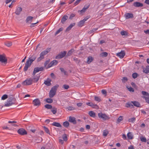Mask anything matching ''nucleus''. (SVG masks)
Returning a JSON list of instances; mask_svg holds the SVG:
<instances>
[{"mask_svg": "<svg viewBox=\"0 0 149 149\" xmlns=\"http://www.w3.org/2000/svg\"><path fill=\"white\" fill-rule=\"evenodd\" d=\"M50 51V48H47L45 50L42 52L40 54V56L37 59V61L39 62L43 59L44 58V56L47 54Z\"/></svg>", "mask_w": 149, "mask_h": 149, "instance_id": "1", "label": "nucleus"}, {"mask_svg": "<svg viewBox=\"0 0 149 149\" xmlns=\"http://www.w3.org/2000/svg\"><path fill=\"white\" fill-rule=\"evenodd\" d=\"M58 87L59 85L58 84H56L52 88L49 92L50 97L52 98L56 94L57 88Z\"/></svg>", "mask_w": 149, "mask_h": 149, "instance_id": "2", "label": "nucleus"}, {"mask_svg": "<svg viewBox=\"0 0 149 149\" xmlns=\"http://www.w3.org/2000/svg\"><path fill=\"white\" fill-rule=\"evenodd\" d=\"M98 116L99 118L102 119L103 120H108L110 118L108 115L105 113H103L102 112L98 113Z\"/></svg>", "mask_w": 149, "mask_h": 149, "instance_id": "3", "label": "nucleus"}, {"mask_svg": "<svg viewBox=\"0 0 149 149\" xmlns=\"http://www.w3.org/2000/svg\"><path fill=\"white\" fill-rule=\"evenodd\" d=\"M33 79L31 78L27 79L22 83L24 86H28L31 85L32 84Z\"/></svg>", "mask_w": 149, "mask_h": 149, "instance_id": "4", "label": "nucleus"}, {"mask_svg": "<svg viewBox=\"0 0 149 149\" xmlns=\"http://www.w3.org/2000/svg\"><path fill=\"white\" fill-rule=\"evenodd\" d=\"M66 53L67 52L66 51H64L63 52H61L56 56L55 58L56 59H60L62 58L65 56Z\"/></svg>", "mask_w": 149, "mask_h": 149, "instance_id": "5", "label": "nucleus"}, {"mask_svg": "<svg viewBox=\"0 0 149 149\" xmlns=\"http://www.w3.org/2000/svg\"><path fill=\"white\" fill-rule=\"evenodd\" d=\"M7 59L4 54L0 55V62L6 64L7 63Z\"/></svg>", "mask_w": 149, "mask_h": 149, "instance_id": "6", "label": "nucleus"}, {"mask_svg": "<svg viewBox=\"0 0 149 149\" xmlns=\"http://www.w3.org/2000/svg\"><path fill=\"white\" fill-rule=\"evenodd\" d=\"M13 98H10L8 99L5 104L4 106L9 107L12 105L14 103L13 102Z\"/></svg>", "mask_w": 149, "mask_h": 149, "instance_id": "7", "label": "nucleus"}, {"mask_svg": "<svg viewBox=\"0 0 149 149\" xmlns=\"http://www.w3.org/2000/svg\"><path fill=\"white\" fill-rule=\"evenodd\" d=\"M17 132L21 135H26L27 134V132L23 128H20L17 131Z\"/></svg>", "mask_w": 149, "mask_h": 149, "instance_id": "8", "label": "nucleus"}, {"mask_svg": "<svg viewBox=\"0 0 149 149\" xmlns=\"http://www.w3.org/2000/svg\"><path fill=\"white\" fill-rule=\"evenodd\" d=\"M43 70L42 67H36L34 68L33 73V75L34 76L36 73L39 72V71H42Z\"/></svg>", "mask_w": 149, "mask_h": 149, "instance_id": "9", "label": "nucleus"}, {"mask_svg": "<svg viewBox=\"0 0 149 149\" xmlns=\"http://www.w3.org/2000/svg\"><path fill=\"white\" fill-rule=\"evenodd\" d=\"M36 56L33 55L29 58L27 61L31 64L36 59Z\"/></svg>", "mask_w": 149, "mask_h": 149, "instance_id": "10", "label": "nucleus"}, {"mask_svg": "<svg viewBox=\"0 0 149 149\" xmlns=\"http://www.w3.org/2000/svg\"><path fill=\"white\" fill-rule=\"evenodd\" d=\"M125 55V52L124 51H121L120 52L116 54V56L121 58H123Z\"/></svg>", "mask_w": 149, "mask_h": 149, "instance_id": "11", "label": "nucleus"}, {"mask_svg": "<svg viewBox=\"0 0 149 149\" xmlns=\"http://www.w3.org/2000/svg\"><path fill=\"white\" fill-rule=\"evenodd\" d=\"M58 61L56 60L52 61L48 65L49 68L51 67L54 65H56L58 63Z\"/></svg>", "mask_w": 149, "mask_h": 149, "instance_id": "12", "label": "nucleus"}, {"mask_svg": "<svg viewBox=\"0 0 149 149\" xmlns=\"http://www.w3.org/2000/svg\"><path fill=\"white\" fill-rule=\"evenodd\" d=\"M125 17L126 19L132 18L133 17V15L131 13H127L125 15Z\"/></svg>", "mask_w": 149, "mask_h": 149, "instance_id": "13", "label": "nucleus"}, {"mask_svg": "<svg viewBox=\"0 0 149 149\" xmlns=\"http://www.w3.org/2000/svg\"><path fill=\"white\" fill-rule=\"evenodd\" d=\"M31 64L28 61H27L24 68V71H26L27 70L29 67L31 66Z\"/></svg>", "mask_w": 149, "mask_h": 149, "instance_id": "14", "label": "nucleus"}, {"mask_svg": "<svg viewBox=\"0 0 149 149\" xmlns=\"http://www.w3.org/2000/svg\"><path fill=\"white\" fill-rule=\"evenodd\" d=\"M31 64L28 61H27L24 68V71H26L27 70L29 67L31 66Z\"/></svg>", "mask_w": 149, "mask_h": 149, "instance_id": "15", "label": "nucleus"}, {"mask_svg": "<svg viewBox=\"0 0 149 149\" xmlns=\"http://www.w3.org/2000/svg\"><path fill=\"white\" fill-rule=\"evenodd\" d=\"M33 103L35 106H39L40 104V102L38 99H36L33 101Z\"/></svg>", "mask_w": 149, "mask_h": 149, "instance_id": "16", "label": "nucleus"}, {"mask_svg": "<svg viewBox=\"0 0 149 149\" xmlns=\"http://www.w3.org/2000/svg\"><path fill=\"white\" fill-rule=\"evenodd\" d=\"M134 6L136 7H142L143 6V4L141 3L136 2H135L133 3Z\"/></svg>", "mask_w": 149, "mask_h": 149, "instance_id": "17", "label": "nucleus"}, {"mask_svg": "<svg viewBox=\"0 0 149 149\" xmlns=\"http://www.w3.org/2000/svg\"><path fill=\"white\" fill-rule=\"evenodd\" d=\"M86 104L88 106L91 107L93 108H96L98 106L96 104H93L92 102L86 103Z\"/></svg>", "mask_w": 149, "mask_h": 149, "instance_id": "18", "label": "nucleus"}, {"mask_svg": "<svg viewBox=\"0 0 149 149\" xmlns=\"http://www.w3.org/2000/svg\"><path fill=\"white\" fill-rule=\"evenodd\" d=\"M51 79L48 78L45 81L44 84L47 86H50L51 85Z\"/></svg>", "mask_w": 149, "mask_h": 149, "instance_id": "19", "label": "nucleus"}, {"mask_svg": "<svg viewBox=\"0 0 149 149\" xmlns=\"http://www.w3.org/2000/svg\"><path fill=\"white\" fill-rule=\"evenodd\" d=\"M141 94L143 95L142 96V97L143 98V97H149V93L144 91H142L141 92Z\"/></svg>", "mask_w": 149, "mask_h": 149, "instance_id": "20", "label": "nucleus"}, {"mask_svg": "<svg viewBox=\"0 0 149 149\" xmlns=\"http://www.w3.org/2000/svg\"><path fill=\"white\" fill-rule=\"evenodd\" d=\"M22 10V8L20 7H18L16 9L15 13L16 15H19Z\"/></svg>", "mask_w": 149, "mask_h": 149, "instance_id": "21", "label": "nucleus"}, {"mask_svg": "<svg viewBox=\"0 0 149 149\" xmlns=\"http://www.w3.org/2000/svg\"><path fill=\"white\" fill-rule=\"evenodd\" d=\"M33 18V17L31 16H28L26 20V23H31Z\"/></svg>", "mask_w": 149, "mask_h": 149, "instance_id": "22", "label": "nucleus"}, {"mask_svg": "<svg viewBox=\"0 0 149 149\" xmlns=\"http://www.w3.org/2000/svg\"><path fill=\"white\" fill-rule=\"evenodd\" d=\"M131 103H132L134 106L137 107H140L141 105L139 102L136 101H132Z\"/></svg>", "mask_w": 149, "mask_h": 149, "instance_id": "23", "label": "nucleus"}, {"mask_svg": "<svg viewBox=\"0 0 149 149\" xmlns=\"http://www.w3.org/2000/svg\"><path fill=\"white\" fill-rule=\"evenodd\" d=\"M69 121L70 122L73 123L74 124L76 123V121L75 119V118L73 117L70 116L69 117Z\"/></svg>", "mask_w": 149, "mask_h": 149, "instance_id": "24", "label": "nucleus"}, {"mask_svg": "<svg viewBox=\"0 0 149 149\" xmlns=\"http://www.w3.org/2000/svg\"><path fill=\"white\" fill-rule=\"evenodd\" d=\"M68 17L67 15H64L62 18L61 19V22L62 24H64L65 21L68 19Z\"/></svg>", "mask_w": 149, "mask_h": 149, "instance_id": "25", "label": "nucleus"}, {"mask_svg": "<svg viewBox=\"0 0 149 149\" xmlns=\"http://www.w3.org/2000/svg\"><path fill=\"white\" fill-rule=\"evenodd\" d=\"M40 77V75H37L34 76L33 78H32L33 79V81L34 82H36L39 80Z\"/></svg>", "mask_w": 149, "mask_h": 149, "instance_id": "26", "label": "nucleus"}, {"mask_svg": "<svg viewBox=\"0 0 149 149\" xmlns=\"http://www.w3.org/2000/svg\"><path fill=\"white\" fill-rule=\"evenodd\" d=\"M75 25V23H73L72 24H71L70 26H68L66 30V31H69Z\"/></svg>", "mask_w": 149, "mask_h": 149, "instance_id": "27", "label": "nucleus"}, {"mask_svg": "<svg viewBox=\"0 0 149 149\" xmlns=\"http://www.w3.org/2000/svg\"><path fill=\"white\" fill-rule=\"evenodd\" d=\"M143 72L146 73L147 74L149 73V66H147L146 68L143 69Z\"/></svg>", "mask_w": 149, "mask_h": 149, "instance_id": "28", "label": "nucleus"}, {"mask_svg": "<svg viewBox=\"0 0 149 149\" xmlns=\"http://www.w3.org/2000/svg\"><path fill=\"white\" fill-rule=\"evenodd\" d=\"M88 114L92 117L94 118L95 117V113L93 111H90L88 113Z\"/></svg>", "mask_w": 149, "mask_h": 149, "instance_id": "29", "label": "nucleus"}, {"mask_svg": "<svg viewBox=\"0 0 149 149\" xmlns=\"http://www.w3.org/2000/svg\"><path fill=\"white\" fill-rule=\"evenodd\" d=\"M93 60V58L91 56H89L87 58V63L88 64H90L91 62H92Z\"/></svg>", "mask_w": 149, "mask_h": 149, "instance_id": "30", "label": "nucleus"}, {"mask_svg": "<svg viewBox=\"0 0 149 149\" xmlns=\"http://www.w3.org/2000/svg\"><path fill=\"white\" fill-rule=\"evenodd\" d=\"M52 125L55 126L56 127H61V126L60 124L59 123L56 122H53L52 124Z\"/></svg>", "mask_w": 149, "mask_h": 149, "instance_id": "31", "label": "nucleus"}, {"mask_svg": "<svg viewBox=\"0 0 149 149\" xmlns=\"http://www.w3.org/2000/svg\"><path fill=\"white\" fill-rule=\"evenodd\" d=\"M127 135L128 138L129 139H132L133 138V136L132 134V133L130 132H128L127 133Z\"/></svg>", "mask_w": 149, "mask_h": 149, "instance_id": "32", "label": "nucleus"}, {"mask_svg": "<svg viewBox=\"0 0 149 149\" xmlns=\"http://www.w3.org/2000/svg\"><path fill=\"white\" fill-rule=\"evenodd\" d=\"M85 22V21L83 19L80 21L78 23V26L81 27L83 26Z\"/></svg>", "mask_w": 149, "mask_h": 149, "instance_id": "33", "label": "nucleus"}, {"mask_svg": "<svg viewBox=\"0 0 149 149\" xmlns=\"http://www.w3.org/2000/svg\"><path fill=\"white\" fill-rule=\"evenodd\" d=\"M74 51V49H71L67 53V55L68 56H70Z\"/></svg>", "mask_w": 149, "mask_h": 149, "instance_id": "34", "label": "nucleus"}, {"mask_svg": "<svg viewBox=\"0 0 149 149\" xmlns=\"http://www.w3.org/2000/svg\"><path fill=\"white\" fill-rule=\"evenodd\" d=\"M108 55V53L105 52H103L101 53L100 56L103 57H106Z\"/></svg>", "mask_w": 149, "mask_h": 149, "instance_id": "35", "label": "nucleus"}, {"mask_svg": "<svg viewBox=\"0 0 149 149\" xmlns=\"http://www.w3.org/2000/svg\"><path fill=\"white\" fill-rule=\"evenodd\" d=\"M109 132L107 130H105L103 131V135L104 136H107V135L108 134Z\"/></svg>", "mask_w": 149, "mask_h": 149, "instance_id": "36", "label": "nucleus"}, {"mask_svg": "<svg viewBox=\"0 0 149 149\" xmlns=\"http://www.w3.org/2000/svg\"><path fill=\"white\" fill-rule=\"evenodd\" d=\"M140 139L141 141L146 142L147 141L146 139L144 136H141L140 137Z\"/></svg>", "mask_w": 149, "mask_h": 149, "instance_id": "37", "label": "nucleus"}, {"mask_svg": "<svg viewBox=\"0 0 149 149\" xmlns=\"http://www.w3.org/2000/svg\"><path fill=\"white\" fill-rule=\"evenodd\" d=\"M63 28H59L55 33V35H57L60 33V32L63 30Z\"/></svg>", "mask_w": 149, "mask_h": 149, "instance_id": "38", "label": "nucleus"}, {"mask_svg": "<svg viewBox=\"0 0 149 149\" xmlns=\"http://www.w3.org/2000/svg\"><path fill=\"white\" fill-rule=\"evenodd\" d=\"M69 125V123L67 121L64 122L63 123V126L65 127H68Z\"/></svg>", "mask_w": 149, "mask_h": 149, "instance_id": "39", "label": "nucleus"}, {"mask_svg": "<svg viewBox=\"0 0 149 149\" xmlns=\"http://www.w3.org/2000/svg\"><path fill=\"white\" fill-rule=\"evenodd\" d=\"M45 108L49 109H51L52 108V106L51 105L49 104H47L45 106Z\"/></svg>", "mask_w": 149, "mask_h": 149, "instance_id": "40", "label": "nucleus"}, {"mask_svg": "<svg viewBox=\"0 0 149 149\" xmlns=\"http://www.w3.org/2000/svg\"><path fill=\"white\" fill-rule=\"evenodd\" d=\"M98 29V28H94L92 29V30L88 32V33L89 34H91L93 32H95Z\"/></svg>", "mask_w": 149, "mask_h": 149, "instance_id": "41", "label": "nucleus"}, {"mask_svg": "<svg viewBox=\"0 0 149 149\" xmlns=\"http://www.w3.org/2000/svg\"><path fill=\"white\" fill-rule=\"evenodd\" d=\"M53 100L51 98H47L46 100V102L48 103H52L53 102Z\"/></svg>", "mask_w": 149, "mask_h": 149, "instance_id": "42", "label": "nucleus"}, {"mask_svg": "<svg viewBox=\"0 0 149 149\" xmlns=\"http://www.w3.org/2000/svg\"><path fill=\"white\" fill-rule=\"evenodd\" d=\"M73 61L76 62L77 64H79L80 62V60H79L77 58H73Z\"/></svg>", "mask_w": 149, "mask_h": 149, "instance_id": "43", "label": "nucleus"}, {"mask_svg": "<svg viewBox=\"0 0 149 149\" xmlns=\"http://www.w3.org/2000/svg\"><path fill=\"white\" fill-rule=\"evenodd\" d=\"M126 106L127 107H133V106L131 103L128 102L126 104Z\"/></svg>", "mask_w": 149, "mask_h": 149, "instance_id": "44", "label": "nucleus"}, {"mask_svg": "<svg viewBox=\"0 0 149 149\" xmlns=\"http://www.w3.org/2000/svg\"><path fill=\"white\" fill-rule=\"evenodd\" d=\"M135 120L136 119L135 118H132L129 119L128 121L129 122L133 123L135 121Z\"/></svg>", "mask_w": 149, "mask_h": 149, "instance_id": "45", "label": "nucleus"}, {"mask_svg": "<svg viewBox=\"0 0 149 149\" xmlns=\"http://www.w3.org/2000/svg\"><path fill=\"white\" fill-rule=\"evenodd\" d=\"M51 111L53 114H55L57 112V109L55 108H53L51 110Z\"/></svg>", "mask_w": 149, "mask_h": 149, "instance_id": "46", "label": "nucleus"}, {"mask_svg": "<svg viewBox=\"0 0 149 149\" xmlns=\"http://www.w3.org/2000/svg\"><path fill=\"white\" fill-rule=\"evenodd\" d=\"M94 98H95V101H97L98 102H100L101 101V99H100V98L99 97H98L96 96H95Z\"/></svg>", "mask_w": 149, "mask_h": 149, "instance_id": "47", "label": "nucleus"}, {"mask_svg": "<svg viewBox=\"0 0 149 149\" xmlns=\"http://www.w3.org/2000/svg\"><path fill=\"white\" fill-rule=\"evenodd\" d=\"M5 44L7 47H9L12 45V43L11 42H7L5 43Z\"/></svg>", "mask_w": 149, "mask_h": 149, "instance_id": "48", "label": "nucleus"}, {"mask_svg": "<svg viewBox=\"0 0 149 149\" xmlns=\"http://www.w3.org/2000/svg\"><path fill=\"white\" fill-rule=\"evenodd\" d=\"M44 128L45 132L47 134H50V132L48 129L45 127H44Z\"/></svg>", "mask_w": 149, "mask_h": 149, "instance_id": "49", "label": "nucleus"}, {"mask_svg": "<svg viewBox=\"0 0 149 149\" xmlns=\"http://www.w3.org/2000/svg\"><path fill=\"white\" fill-rule=\"evenodd\" d=\"M8 98V95H7L5 94L3 95L1 97V99L2 100H4Z\"/></svg>", "mask_w": 149, "mask_h": 149, "instance_id": "50", "label": "nucleus"}, {"mask_svg": "<svg viewBox=\"0 0 149 149\" xmlns=\"http://www.w3.org/2000/svg\"><path fill=\"white\" fill-rule=\"evenodd\" d=\"M138 74L136 73H134L132 74V77L134 79L136 78L137 77Z\"/></svg>", "mask_w": 149, "mask_h": 149, "instance_id": "51", "label": "nucleus"}, {"mask_svg": "<svg viewBox=\"0 0 149 149\" xmlns=\"http://www.w3.org/2000/svg\"><path fill=\"white\" fill-rule=\"evenodd\" d=\"M143 98L145 99L146 102L149 104V97H143Z\"/></svg>", "mask_w": 149, "mask_h": 149, "instance_id": "52", "label": "nucleus"}, {"mask_svg": "<svg viewBox=\"0 0 149 149\" xmlns=\"http://www.w3.org/2000/svg\"><path fill=\"white\" fill-rule=\"evenodd\" d=\"M63 138L65 141H66L67 140V136L66 134H65L63 136Z\"/></svg>", "mask_w": 149, "mask_h": 149, "instance_id": "53", "label": "nucleus"}, {"mask_svg": "<svg viewBox=\"0 0 149 149\" xmlns=\"http://www.w3.org/2000/svg\"><path fill=\"white\" fill-rule=\"evenodd\" d=\"M128 90L130 92H134V88L131 87L128 88Z\"/></svg>", "mask_w": 149, "mask_h": 149, "instance_id": "54", "label": "nucleus"}, {"mask_svg": "<svg viewBox=\"0 0 149 149\" xmlns=\"http://www.w3.org/2000/svg\"><path fill=\"white\" fill-rule=\"evenodd\" d=\"M127 77H124L123 78V79H122V81L123 82H125L126 81H127Z\"/></svg>", "mask_w": 149, "mask_h": 149, "instance_id": "55", "label": "nucleus"}, {"mask_svg": "<svg viewBox=\"0 0 149 149\" xmlns=\"http://www.w3.org/2000/svg\"><path fill=\"white\" fill-rule=\"evenodd\" d=\"M123 117L122 116H120L117 119V121L118 122H120L123 119Z\"/></svg>", "mask_w": 149, "mask_h": 149, "instance_id": "56", "label": "nucleus"}, {"mask_svg": "<svg viewBox=\"0 0 149 149\" xmlns=\"http://www.w3.org/2000/svg\"><path fill=\"white\" fill-rule=\"evenodd\" d=\"M60 70L61 72H63L64 73L65 75L66 74V72L64 70V69L63 68H60Z\"/></svg>", "mask_w": 149, "mask_h": 149, "instance_id": "57", "label": "nucleus"}, {"mask_svg": "<svg viewBox=\"0 0 149 149\" xmlns=\"http://www.w3.org/2000/svg\"><path fill=\"white\" fill-rule=\"evenodd\" d=\"M63 88H64L65 89H67L69 88V86L68 85L64 84L63 85Z\"/></svg>", "mask_w": 149, "mask_h": 149, "instance_id": "58", "label": "nucleus"}, {"mask_svg": "<svg viewBox=\"0 0 149 149\" xmlns=\"http://www.w3.org/2000/svg\"><path fill=\"white\" fill-rule=\"evenodd\" d=\"M86 8H85V7H84V8L82 9V10L79 11L81 13H82L84 12L87 10Z\"/></svg>", "mask_w": 149, "mask_h": 149, "instance_id": "59", "label": "nucleus"}, {"mask_svg": "<svg viewBox=\"0 0 149 149\" xmlns=\"http://www.w3.org/2000/svg\"><path fill=\"white\" fill-rule=\"evenodd\" d=\"M81 1V0H77L74 3L75 6L78 4Z\"/></svg>", "mask_w": 149, "mask_h": 149, "instance_id": "60", "label": "nucleus"}, {"mask_svg": "<svg viewBox=\"0 0 149 149\" xmlns=\"http://www.w3.org/2000/svg\"><path fill=\"white\" fill-rule=\"evenodd\" d=\"M75 16V14H74L72 13L71 14L70 17L69 19H72L73 17H74Z\"/></svg>", "mask_w": 149, "mask_h": 149, "instance_id": "61", "label": "nucleus"}, {"mask_svg": "<svg viewBox=\"0 0 149 149\" xmlns=\"http://www.w3.org/2000/svg\"><path fill=\"white\" fill-rule=\"evenodd\" d=\"M90 17L89 16H87L86 17H85L83 19L85 22L87 20H88L89 18Z\"/></svg>", "mask_w": 149, "mask_h": 149, "instance_id": "62", "label": "nucleus"}, {"mask_svg": "<svg viewBox=\"0 0 149 149\" xmlns=\"http://www.w3.org/2000/svg\"><path fill=\"white\" fill-rule=\"evenodd\" d=\"M68 109L70 111L73 110L74 109V107L71 106H69L68 107Z\"/></svg>", "mask_w": 149, "mask_h": 149, "instance_id": "63", "label": "nucleus"}, {"mask_svg": "<svg viewBox=\"0 0 149 149\" xmlns=\"http://www.w3.org/2000/svg\"><path fill=\"white\" fill-rule=\"evenodd\" d=\"M38 21L36 23H31V26H30V27H33L36 24L38 23Z\"/></svg>", "mask_w": 149, "mask_h": 149, "instance_id": "64", "label": "nucleus"}]
</instances>
